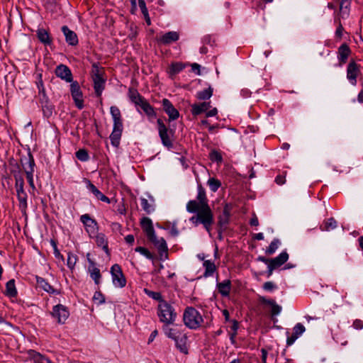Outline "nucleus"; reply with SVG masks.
<instances>
[{"label":"nucleus","instance_id":"f257e3e1","mask_svg":"<svg viewBox=\"0 0 363 363\" xmlns=\"http://www.w3.org/2000/svg\"><path fill=\"white\" fill-rule=\"evenodd\" d=\"M140 224L147 239L157 248L160 257L164 256L167 258L168 250L167 242L163 238H157L151 219L147 217L143 218Z\"/></svg>","mask_w":363,"mask_h":363},{"label":"nucleus","instance_id":"f03ea898","mask_svg":"<svg viewBox=\"0 0 363 363\" xmlns=\"http://www.w3.org/2000/svg\"><path fill=\"white\" fill-rule=\"evenodd\" d=\"M196 215L190 218L189 220L196 226L199 224H202L204 228L210 232L211 225L214 223L213 213L209 206V205H203V206H199L198 209L194 211Z\"/></svg>","mask_w":363,"mask_h":363},{"label":"nucleus","instance_id":"7ed1b4c3","mask_svg":"<svg viewBox=\"0 0 363 363\" xmlns=\"http://www.w3.org/2000/svg\"><path fill=\"white\" fill-rule=\"evenodd\" d=\"M110 111L113 120V128L109 138L111 145L118 147L123 129L121 114L119 108L115 106L111 107Z\"/></svg>","mask_w":363,"mask_h":363},{"label":"nucleus","instance_id":"20e7f679","mask_svg":"<svg viewBox=\"0 0 363 363\" xmlns=\"http://www.w3.org/2000/svg\"><path fill=\"white\" fill-rule=\"evenodd\" d=\"M104 71L102 67H99L96 64L92 65L91 75L94 91L98 97H101L105 88L106 79L104 77Z\"/></svg>","mask_w":363,"mask_h":363},{"label":"nucleus","instance_id":"39448f33","mask_svg":"<svg viewBox=\"0 0 363 363\" xmlns=\"http://www.w3.org/2000/svg\"><path fill=\"white\" fill-rule=\"evenodd\" d=\"M157 315L160 320L166 325L173 323L177 317V313L174 308L165 301H161L160 302Z\"/></svg>","mask_w":363,"mask_h":363},{"label":"nucleus","instance_id":"423d86ee","mask_svg":"<svg viewBox=\"0 0 363 363\" xmlns=\"http://www.w3.org/2000/svg\"><path fill=\"white\" fill-rule=\"evenodd\" d=\"M184 324L190 329H196L201 326L203 318L199 312L193 307H187L184 313Z\"/></svg>","mask_w":363,"mask_h":363},{"label":"nucleus","instance_id":"0eeeda50","mask_svg":"<svg viewBox=\"0 0 363 363\" xmlns=\"http://www.w3.org/2000/svg\"><path fill=\"white\" fill-rule=\"evenodd\" d=\"M203 205H208V200L204 189L199 186L196 199L191 200L187 203L186 211L189 213H193L198 209L199 206H203Z\"/></svg>","mask_w":363,"mask_h":363},{"label":"nucleus","instance_id":"6e6552de","mask_svg":"<svg viewBox=\"0 0 363 363\" xmlns=\"http://www.w3.org/2000/svg\"><path fill=\"white\" fill-rule=\"evenodd\" d=\"M113 284L115 286L123 288L126 284L125 278L122 272L121 267L117 264H113L111 268Z\"/></svg>","mask_w":363,"mask_h":363},{"label":"nucleus","instance_id":"1a4fd4ad","mask_svg":"<svg viewBox=\"0 0 363 363\" xmlns=\"http://www.w3.org/2000/svg\"><path fill=\"white\" fill-rule=\"evenodd\" d=\"M157 122L158 125L159 135L161 138L163 145L168 148L172 147L173 144L169 135L171 130H169V129L164 124L162 120L159 118L157 119Z\"/></svg>","mask_w":363,"mask_h":363},{"label":"nucleus","instance_id":"9d476101","mask_svg":"<svg viewBox=\"0 0 363 363\" xmlns=\"http://www.w3.org/2000/svg\"><path fill=\"white\" fill-rule=\"evenodd\" d=\"M70 91L76 106L82 109L84 107V101L82 99V92L77 82H72L70 84Z\"/></svg>","mask_w":363,"mask_h":363},{"label":"nucleus","instance_id":"9b49d317","mask_svg":"<svg viewBox=\"0 0 363 363\" xmlns=\"http://www.w3.org/2000/svg\"><path fill=\"white\" fill-rule=\"evenodd\" d=\"M289 259V255L286 252H282L277 257L272 259V263L268 265L267 277H269L273 271L284 264Z\"/></svg>","mask_w":363,"mask_h":363},{"label":"nucleus","instance_id":"f8f14e48","mask_svg":"<svg viewBox=\"0 0 363 363\" xmlns=\"http://www.w3.org/2000/svg\"><path fill=\"white\" fill-rule=\"evenodd\" d=\"M52 315L57 320L59 323H64L68 318L69 313L65 306L58 304L53 307Z\"/></svg>","mask_w":363,"mask_h":363},{"label":"nucleus","instance_id":"ddd939ff","mask_svg":"<svg viewBox=\"0 0 363 363\" xmlns=\"http://www.w3.org/2000/svg\"><path fill=\"white\" fill-rule=\"evenodd\" d=\"M359 73V66L354 61H351L347 65V78L352 85L357 84V77Z\"/></svg>","mask_w":363,"mask_h":363},{"label":"nucleus","instance_id":"4468645a","mask_svg":"<svg viewBox=\"0 0 363 363\" xmlns=\"http://www.w3.org/2000/svg\"><path fill=\"white\" fill-rule=\"evenodd\" d=\"M81 221L86 227V230L90 236L95 235L98 230L97 223L95 220L92 219L89 215L84 214L80 218Z\"/></svg>","mask_w":363,"mask_h":363},{"label":"nucleus","instance_id":"2eb2a0df","mask_svg":"<svg viewBox=\"0 0 363 363\" xmlns=\"http://www.w3.org/2000/svg\"><path fill=\"white\" fill-rule=\"evenodd\" d=\"M163 109L168 115L170 121H174L178 118L179 116V111L173 106L169 100L164 99L162 101Z\"/></svg>","mask_w":363,"mask_h":363},{"label":"nucleus","instance_id":"dca6fc26","mask_svg":"<svg viewBox=\"0 0 363 363\" xmlns=\"http://www.w3.org/2000/svg\"><path fill=\"white\" fill-rule=\"evenodd\" d=\"M21 163L26 176L33 175L35 162L30 154L28 157L21 158Z\"/></svg>","mask_w":363,"mask_h":363},{"label":"nucleus","instance_id":"f3484780","mask_svg":"<svg viewBox=\"0 0 363 363\" xmlns=\"http://www.w3.org/2000/svg\"><path fill=\"white\" fill-rule=\"evenodd\" d=\"M84 182L86 184V186L89 191H90L94 196L101 201L109 203L111 202L110 199L103 194L91 182L90 180L87 179H84Z\"/></svg>","mask_w":363,"mask_h":363},{"label":"nucleus","instance_id":"a211bd4d","mask_svg":"<svg viewBox=\"0 0 363 363\" xmlns=\"http://www.w3.org/2000/svg\"><path fill=\"white\" fill-rule=\"evenodd\" d=\"M55 74L58 77L65 80L67 82H72V75L70 69L64 65H60L55 69Z\"/></svg>","mask_w":363,"mask_h":363},{"label":"nucleus","instance_id":"6ab92c4d","mask_svg":"<svg viewBox=\"0 0 363 363\" xmlns=\"http://www.w3.org/2000/svg\"><path fill=\"white\" fill-rule=\"evenodd\" d=\"M62 31L65 37L66 42L72 46H75L78 44V37L77 34L71 30L67 26L62 27Z\"/></svg>","mask_w":363,"mask_h":363},{"label":"nucleus","instance_id":"aec40b11","mask_svg":"<svg viewBox=\"0 0 363 363\" xmlns=\"http://www.w3.org/2000/svg\"><path fill=\"white\" fill-rule=\"evenodd\" d=\"M179 38V33L176 31H169L162 35L157 41L163 45H169L173 42H176Z\"/></svg>","mask_w":363,"mask_h":363},{"label":"nucleus","instance_id":"412c9836","mask_svg":"<svg viewBox=\"0 0 363 363\" xmlns=\"http://www.w3.org/2000/svg\"><path fill=\"white\" fill-rule=\"evenodd\" d=\"M305 327L301 323H297L293 328V333L291 336H288L286 343L291 345L305 332Z\"/></svg>","mask_w":363,"mask_h":363},{"label":"nucleus","instance_id":"4be33fe9","mask_svg":"<svg viewBox=\"0 0 363 363\" xmlns=\"http://www.w3.org/2000/svg\"><path fill=\"white\" fill-rule=\"evenodd\" d=\"M87 259L89 263V272H90V276L94 281L95 284H99L101 279L100 270L95 266V263L89 258V254H87Z\"/></svg>","mask_w":363,"mask_h":363},{"label":"nucleus","instance_id":"5701e85b","mask_svg":"<svg viewBox=\"0 0 363 363\" xmlns=\"http://www.w3.org/2000/svg\"><path fill=\"white\" fill-rule=\"evenodd\" d=\"M259 301L263 304H267L272 307L271 314L272 315H277L281 311V306L278 305L274 300L267 299L264 296H259Z\"/></svg>","mask_w":363,"mask_h":363},{"label":"nucleus","instance_id":"b1692460","mask_svg":"<svg viewBox=\"0 0 363 363\" xmlns=\"http://www.w3.org/2000/svg\"><path fill=\"white\" fill-rule=\"evenodd\" d=\"M351 53V50L346 43L342 44L338 48V60L341 65L345 64L349 55Z\"/></svg>","mask_w":363,"mask_h":363},{"label":"nucleus","instance_id":"393cba45","mask_svg":"<svg viewBox=\"0 0 363 363\" xmlns=\"http://www.w3.org/2000/svg\"><path fill=\"white\" fill-rule=\"evenodd\" d=\"M38 286L50 294H59L60 292L55 289L45 279L36 277Z\"/></svg>","mask_w":363,"mask_h":363},{"label":"nucleus","instance_id":"a878e982","mask_svg":"<svg viewBox=\"0 0 363 363\" xmlns=\"http://www.w3.org/2000/svg\"><path fill=\"white\" fill-rule=\"evenodd\" d=\"M137 106H139L145 113L150 120H152L156 117V113L153 107L145 99Z\"/></svg>","mask_w":363,"mask_h":363},{"label":"nucleus","instance_id":"bb28decb","mask_svg":"<svg viewBox=\"0 0 363 363\" xmlns=\"http://www.w3.org/2000/svg\"><path fill=\"white\" fill-rule=\"evenodd\" d=\"M36 32L38 38L42 43L45 45H50L52 43V40L48 30L44 28H38Z\"/></svg>","mask_w":363,"mask_h":363},{"label":"nucleus","instance_id":"cd10ccee","mask_svg":"<svg viewBox=\"0 0 363 363\" xmlns=\"http://www.w3.org/2000/svg\"><path fill=\"white\" fill-rule=\"evenodd\" d=\"M211 108L210 102H202L200 104H194L191 106V113L193 115H199L205 111H206L208 108Z\"/></svg>","mask_w":363,"mask_h":363},{"label":"nucleus","instance_id":"c85d7f7f","mask_svg":"<svg viewBox=\"0 0 363 363\" xmlns=\"http://www.w3.org/2000/svg\"><path fill=\"white\" fill-rule=\"evenodd\" d=\"M187 337L185 335H181L177 339L174 340L175 345L179 351L184 354H188V347L186 345Z\"/></svg>","mask_w":363,"mask_h":363},{"label":"nucleus","instance_id":"c756f323","mask_svg":"<svg viewBox=\"0 0 363 363\" xmlns=\"http://www.w3.org/2000/svg\"><path fill=\"white\" fill-rule=\"evenodd\" d=\"M217 287L218 292L223 296H228L230 294V291L231 289V282L229 279H226L223 282L218 283Z\"/></svg>","mask_w":363,"mask_h":363},{"label":"nucleus","instance_id":"7c9ffc66","mask_svg":"<svg viewBox=\"0 0 363 363\" xmlns=\"http://www.w3.org/2000/svg\"><path fill=\"white\" fill-rule=\"evenodd\" d=\"M128 96L135 106H138L145 99L136 89L132 88L128 90Z\"/></svg>","mask_w":363,"mask_h":363},{"label":"nucleus","instance_id":"2f4dec72","mask_svg":"<svg viewBox=\"0 0 363 363\" xmlns=\"http://www.w3.org/2000/svg\"><path fill=\"white\" fill-rule=\"evenodd\" d=\"M96 242L99 247H101L104 252L109 255V250L108 247V241L105 235L99 233L96 235Z\"/></svg>","mask_w":363,"mask_h":363},{"label":"nucleus","instance_id":"473e14b6","mask_svg":"<svg viewBox=\"0 0 363 363\" xmlns=\"http://www.w3.org/2000/svg\"><path fill=\"white\" fill-rule=\"evenodd\" d=\"M43 116L49 118L52 116L55 111V106L50 101L40 105Z\"/></svg>","mask_w":363,"mask_h":363},{"label":"nucleus","instance_id":"72a5a7b5","mask_svg":"<svg viewBox=\"0 0 363 363\" xmlns=\"http://www.w3.org/2000/svg\"><path fill=\"white\" fill-rule=\"evenodd\" d=\"M5 293L6 296L12 298L17 295V290L15 286L14 279H11L6 283Z\"/></svg>","mask_w":363,"mask_h":363},{"label":"nucleus","instance_id":"f704fd0d","mask_svg":"<svg viewBox=\"0 0 363 363\" xmlns=\"http://www.w3.org/2000/svg\"><path fill=\"white\" fill-rule=\"evenodd\" d=\"M203 267L205 268L203 275L206 277L212 276L216 269L215 264L211 260L204 261Z\"/></svg>","mask_w":363,"mask_h":363},{"label":"nucleus","instance_id":"c9c22d12","mask_svg":"<svg viewBox=\"0 0 363 363\" xmlns=\"http://www.w3.org/2000/svg\"><path fill=\"white\" fill-rule=\"evenodd\" d=\"M165 335L174 340L177 339L181 335H182L179 330L174 328H171L167 325L163 327Z\"/></svg>","mask_w":363,"mask_h":363},{"label":"nucleus","instance_id":"e433bc0d","mask_svg":"<svg viewBox=\"0 0 363 363\" xmlns=\"http://www.w3.org/2000/svg\"><path fill=\"white\" fill-rule=\"evenodd\" d=\"M38 87L39 102H40V105L48 103V102H50V100L45 94V91L43 86L42 82H40L39 84H38Z\"/></svg>","mask_w":363,"mask_h":363},{"label":"nucleus","instance_id":"4c0bfd02","mask_svg":"<svg viewBox=\"0 0 363 363\" xmlns=\"http://www.w3.org/2000/svg\"><path fill=\"white\" fill-rule=\"evenodd\" d=\"M281 242L279 239H274L270 243L269 246L266 249L265 252L268 255H273L278 249Z\"/></svg>","mask_w":363,"mask_h":363},{"label":"nucleus","instance_id":"58836bf2","mask_svg":"<svg viewBox=\"0 0 363 363\" xmlns=\"http://www.w3.org/2000/svg\"><path fill=\"white\" fill-rule=\"evenodd\" d=\"M213 94V89L211 87H208V89H205L197 93V98L201 100L208 99L211 97Z\"/></svg>","mask_w":363,"mask_h":363},{"label":"nucleus","instance_id":"ea45409f","mask_svg":"<svg viewBox=\"0 0 363 363\" xmlns=\"http://www.w3.org/2000/svg\"><path fill=\"white\" fill-rule=\"evenodd\" d=\"M324 225V228H322V230L325 231H330L337 228V223L335 218H330L325 221Z\"/></svg>","mask_w":363,"mask_h":363},{"label":"nucleus","instance_id":"a19ab883","mask_svg":"<svg viewBox=\"0 0 363 363\" xmlns=\"http://www.w3.org/2000/svg\"><path fill=\"white\" fill-rule=\"evenodd\" d=\"M23 186H24L23 179L21 177H16L15 187L16 189L17 195L26 193V191H24V189H23Z\"/></svg>","mask_w":363,"mask_h":363},{"label":"nucleus","instance_id":"79ce46f5","mask_svg":"<svg viewBox=\"0 0 363 363\" xmlns=\"http://www.w3.org/2000/svg\"><path fill=\"white\" fill-rule=\"evenodd\" d=\"M207 184L209 186L210 189L213 192H216L221 185L220 182L214 177H211L208 180Z\"/></svg>","mask_w":363,"mask_h":363},{"label":"nucleus","instance_id":"37998d69","mask_svg":"<svg viewBox=\"0 0 363 363\" xmlns=\"http://www.w3.org/2000/svg\"><path fill=\"white\" fill-rule=\"evenodd\" d=\"M141 206L143 209L148 214L152 213L155 211L154 205L150 203L146 199H141Z\"/></svg>","mask_w":363,"mask_h":363},{"label":"nucleus","instance_id":"c03bdc74","mask_svg":"<svg viewBox=\"0 0 363 363\" xmlns=\"http://www.w3.org/2000/svg\"><path fill=\"white\" fill-rule=\"evenodd\" d=\"M18 201H19V207L21 211H26L28 206L27 204V194H22L17 195Z\"/></svg>","mask_w":363,"mask_h":363},{"label":"nucleus","instance_id":"a18cd8bd","mask_svg":"<svg viewBox=\"0 0 363 363\" xmlns=\"http://www.w3.org/2000/svg\"><path fill=\"white\" fill-rule=\"evenodd\" d=\"M77 158L82 162L87 161L89 158V154L85 149H80L76 152Z\"/></svg>","mask_w":363,"mask_h":363},{"label":"nucleus","instance_id":"49530a36","mask_svg":"<svg viewBox=\"0 0 363 363\" xmlns=\"http://www.w3.org/2000/svg\"><path fill=\"white\" fill-rule=\"evenodd\" d=\"M184 67L182 63L177 62V63L172 64L170 67L169 73L172 75L177 74L179 72H180L184 69Z\"/></svg>","mask_w":363,"mask_h":363},{"label":"nucleus","instance_id":"de8ad7c7","mask_svg":"<svg viewBox=\"0 0 363 363\" xmlns=\"http://www.w3.org/2000/svg\"><path fill=\"white\" fill-rule=\"evenodd\" d=\"M77 261V255L72 254V253H68L67 256V266L69 269H72Z\"/></svg>","mask_w":363,"mask_h":363},{"label":"nucleus","instance_id":"09e8293b","mask_svg":"<svg viewBox=\"0 0 363 363\" xmlns=\"http://www.w3.org/2000/svg\"><path fill=\"white\" fill-rule=\"evenodd\" d=\"M135 251L140 252L149 259H153V255L151 254V252L144 247H138L135 248Z\"/></svg>","mask_w":363,"mask_h":363},{"label":"nucleus","instance_id":"8fccbe9b","mask_svg":"<svg viewBox=\"0 0 363 363\" xmlns=\"http://www.w3.org/2000/svg\"><path fill=\"white\" fill-rule=\"evenodd\" d=\"M31 357L35 363H43L44 360L46 358L44 356L41 355L40 353L35 352H32Z\"/></svg>","mask_w":363,"mask_h":363},{"label":"nucleus","instance_id":"3c124183","mask_svg":"<svg viewBox=\"0 0 363 363\" xmlns=\"http://www.w3.org/2000/svg\"><path fill=\"white\" fill-rule=\"evenodd\" d=\"M93 299L94 301H96L98 304H101L105 302V298L103 296V294L101 292L96 291L94 293V295L93 296Z\"/></svg>","mask_w":363,"mask_h":363},{"label":"nucleus","instance_id":"603ef678","mask_svg":"<svg viewBox=\"0 0 363 363\" xmlns=\"http://www.w3.org/2000/svg\"><path fill=\"white\" fill-rule=\"evenodd\" d=\"M350 6V0H341L340 4V10L341 12H347Z\"/></svg>","mask_w":363,"mask_h":363},{"label":"nucleus","instance_id":"864d4df0","mask_svg":"<svg viewBox=\"0 0 363 363\" xmlns=\"http://www.w3.org/2000/svg\"><path fill=\"white\" fill-rule=\"evenodd\" d=\"M145 292L146 294L150 296V297H152L153 299L155 300H157L159 301L160 302L161 301H163L162 299V296L160 294V293L159 292H155V291H148L147 289H145Z\"/></svg>","mask_w":363,"mask_h":363},{"label":"nucleus","instance_id":"5fc2aeb1","mask_svg":"<svg viewBox=\"0 0 363 363\" xmlns=\"http://www.w3.org/2000/svg\"><path fill=\"white\" fill-rule=\"evenodd\" d=\"M138 6L140 8L143 16L149 14L144 0H138Z\"/></svg>","mask_w":363,"mask_h":363},{"label":"nucleus","instance_id":"6e6d98bb","mask_svg":"<svg viewBox=\"0 0 363 363\" xmlns=\"http://www.w3.org/2000/svg\"><path fill=\"white\" fill-rule=\"evenodd\" d=\"M276 288L277 286L272 281H267L263 284V289L267 291H271Z\"/></svg>","mask_w":363,"mask_h":363},{"label":"nucleus","instance_id":"4d7b16f0","mask_svg":"<svg viewBox=\"0 0 363 363\" xmlns=\"http://www.w3.org/2000/svg\"><path fill=\"white\" fill-rule=\"evenodd\" d=\"M275 182L278 185H282L286 182V172L284 174H279L275 178Z\"/></svg>","mask_w":363,"mask_h":363},{"label":"nucleus","instance_id":"13d9d810","mask_svg":"<svg viewBox=\"0 0 363 363\" xmlns=\"http://www.w3.org/2000/svg\"><path fill=\"white\" fill-rule=\"evenodd\" d=\"M211 157L212 160H215L217 162H220L222 160V157L220 154L216 151H213L211 152Z\"/></svg>","mask_w":363,"mask_h":363},{"label":"nucleus","instance_id":"bf43d9fd","mask_svg":"<svg viewBox=\"0 0 363 363\" xmlns=\"http://www.w3.org/2000/svg\"><path fill=\"white\" fill-rule=\"evenodd\" d=\"M26 179L28 180V182L29 186H30V188L33 190H35V186L34 181H33V175L26 176Z\"/></svg>","mask_w":363,"mask_h":363},{"label":"nucleus","instance_id":"052dcab7","mask_svg":"<svg viewBox=\"0 0 363 363\" xmlns=\"http://www.w3.org/2000/svg\"><path fill=\"white\" fill-rule=\"evenodd\" d=\"M257 260L258 261H260V262H262L267 264H270L272 263V259H268V258H266L264 257H262V256H259L257 257Z\"/></svg>","mask_w":363,"mask_h":363},{"label":"nucleus","instance_id":"680f3d73","mask_svg":"<svg viewBox=\"0 0 363 363\" xmlns=\"http://www.w3.org/2000/svg\"><path fill=\"white\" fill-rule=\"evenodd\" d=\"M261 352H262V363H267V351L265 349L262 348L261 350Z\"/></svg>","mask_w":363,"mask_h":363},{"label":"nucleus","instance_id":"e2e57ef3","mask_svg":"<svg viewBox=\"0 0 363 363\" xmlns=\"http://www.w3.org/2000/svg\"><path fill=\"white\" fill-rule=\"evenodd\" d=\"M353 325L356 329H362L363 328V323L361 320H355Z\"/></svg>","mask_w":363,"mask_h":363},{"label":"nucleus","instance_id":"0e129e2a","mask_svg":"<svg viewBox=\"0 0 363 363\" xmlns=\"http://www.w3.org/2000/svg\"><path fill=\"white\" fill-rule=\"evenodd\" d=\"M217 108H214L206 113V117H212L217 114Z\"/></svg>","mask_w":363,"mask_h":363},{"label":"nucleus","instance_id":"69168bd1","mask_svg":"<svg viewBox=\"0 0 363 363\" xmlns=\"http://www.w3.org/2000/svg\"><path fill=\"white\" fill-rule=\"evenodd\" d=\"M125 240L128 244H133L134 242V236L133 235H128L125 238Z\"/></svg>","mask_w":363,"mask_h":363},{"label":"nucleus","instance_id":"338daca9","mask_svg":"<svg viewBox=\"0 0 363 363\" xmlns=\"http://www.w3.org/2000/svg\"><path fill=\"white\" fill-rule=\"evenodd\" d=\"M238 329V323L235 320L233 321V323L231 326V330L233 331V333H237V330Z\"/></svg>","mask_w":363,"mask_h":363},{"label":"nucleus","instance_id":"774afa93","mask_svg":"<svg viewBox=\"0 0 363 363\" xmlns=\"http://www.w3.org/2000/svg\"><path fill=\"white\" fill-rule=\"evenodd\" d=\"M342 30H343V28L341 25H340L336 30V32H335L336 35L339 37H341Z\"/></svg>","mask_w":363,"mask_h":363}]
</instances>
